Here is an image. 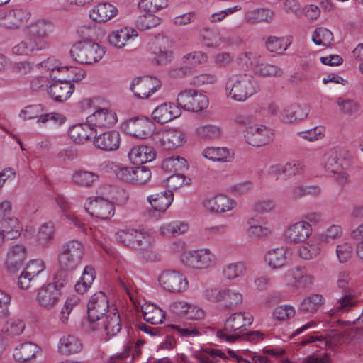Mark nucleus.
Segmentation results:
<instances>
[{"label":"nucleus","mask_w":363,"mask_h":363,"mask_svg":"<svg viewBox=\"0 0 363 363\" xmlns=\"http://www.w3.org/2000/svg\"><path fill=\"white\" fill-rule=\"evenodd\" d=\"M225 91L228 97L238 101H245L259 91L258 82L252 75L233 74L225 82Z\"/></svg>","instance_id":"f257e3e1"},{"label":"nucleus","mask_w":363,"mask_h":363,"mask_svg":"<svg viewBox=\"0 0 363 363\" xmlns=\"http://www.w3.org/2000/svg\"><path fill=\"white\" fill-rule=\"evenodd\" d=\"M351 277L350 272H340L337 278V287L341 289L342 295L337 298V302L330 309L329 314L331 316H340L349 312L357 305L355 295L353 289L350 286Z\"/></svg>","instance_id":"f03ea898"},{"label":"nucleus","mask_w":363,"mask_h":363,"mask_svg":"<svg viewBox=\"0 0 363 363\" xmlns=\"http://www.w3.org/2000/svg\"><path fill=\"white\" fill-rule=\"evenodd\" d=\"M112 307L114 306H109L108 298L104 292L98 291L92 295L87 305L89 330L92 332L100 330L99 321Z\"/></svg>","instance_id":"7ed1b4c3"},{"label":"nucleus","mask_w":363,"mask_h":363,"mask_svg":"<svg viewBox=\"0 0 363 363\" xmlns=\"http://www.w3.org/2000/svg\"><path fill=\"white\" fill-rule=\"evenodd\" d=\"M71 57L82 64H92L99 62L105 51L98 43L92 41H79L74 44L69 51Z\"/></svg>","instance_id":"20e7f679"},{"label":"nucleus","mask_w":363,"mask_h":363,"mask_svg":"<svg viewBox=\"0 0 363 363\" xmlns=\"http://www.w3.org/2000/svg\"><path fill=\"white\" fill-rule=\"evenodd\" d=\"M253 322V317L249 313L238 312L230 315L225 320L224 328L217 332V336L221 340H225L228 342H235L238 338V335H229V333L243 332L247 326H250Z\"/></svg>","instance_id":"39448f33"},{"label":"nucleus","mask_w":363,"mask_h":363,"mask_svg":"<svg viewBox=\"0 0 363 363\" xmlns=\"http://www.w3.org/2000/svg\"><path fill=\"white\" fill-rule=\"evenodd\" d=\"M116 239L128 247L139 250L148 249L152 242V237L147 232L134 229L118 231Z\"/></svg>","instance_id":"423d86ee"},{"label":"nucleus","mask_w":363,"mask_h":363,"mask_svg":"<svg viewBox=\"0 0 363 363\" xmlns=\"http://www.w3.org/2000/svg\"><path fill=\"white\" fill-rule=\"evenodd\" d=\"M83 245L77 240H70L62 247L58 260L61 268L74 270L82 262L83 257Z\"/></svg>","instance_id":"0eeeda50"},{"label":"nucleus","mask_w":363,"mask_h":363,"mask_svg":"<svg viewBox=\"0 0 363 363\" xmlns=\"http://www.w3.org/2000/svg\"><path fill=\"white\" fill-rule=\"evenodd\" d=\"M158 281L164 290L174 294L183 293L187 289L189 285L186 277L174 269H167L162 272L158 277Z\"/></svg>","instance_id":"6e6552de"},{"label":"nucleus","mask_w":363,"mask_h":363,"mask_svg":"<svg viewBox=\"0 0 363 363\" xmlns=\"http://www.w3.org/2000/svg\"><path fill=\"white\" fill-rule=\"evenodd\" d=\"M179 108L191 112H199L206 108L208 104V98L195 89L181 91L177 99Z\"/></svg>","instance_id":"1a4fd4ad"},{"label":"nucleus","mask_w":363,"mask_h":363,"mask_svg":"<svg viewBox=\"0 0 363 363\" xmlns=\"http://www.w3.org/2000/svg\"><path fill=\"white\" fill-rule=\"evenodd\" d=\"M182 261L189 267L196 269H207L213 266L216 257L209 249L189 251L182 255Z\"/></svg>","instance_id":"9d476101"},{"label":"nucleus","mask_w":363,"mask_h":363,"mask_svg":"<svg viewBox=\"0 0 363 363\" xmlns=\"http://www.w3.org/2000/svg\"><path fill=\"white\" fill-rule=\"evenodd\" d=\"M124 131L137 138L145 139L154 130V123L147 117H135L128 119L123 124Z\"/></svg>","instance_id":"9b49d317"},{"label":"nucleus","mask_w":363,"mask_h":363,"mask_svg":"<svg viewBox=\"0 0 363 363\" xmlns=\"http://www.w3.org/2000/svg\"><path fill=\"white\" fill-rule=\"evenodd\" d=\"M54 28L53 22L48 18H38L26 27V35L39 40L45 48L49 47L48 38Z\"/></svg>","instance_id":"f8f14e48"},{"label":"nucleus","mask_w":363,"mask_h":363,"mask_svg":"<svg viewBox=\"0 0 363 363\" xmlns=\"http://www.w3.org/2000/svg\"><path fill=\"white\" fill-rule=\"evenodd\" d=\"M51 79L54 82L51 83L48 88L50 96L57 102L66 101L74 91V85L70 83V79L74 78H58L57 74H52Z\"/></svg>","instance_id":"ddd939ff"},{"label":"nucleus","mask_w":363,"mask_h":363,"mask_svg":"<svg viewBox=\"0 0 363 363\" xmlns=\"http://www.w3.org/2000/svg\"><path fill=\"white\" fill-rule=\"evenodd\" d=\"M160 86V82L149 76L135 77L131 84L130 90L138 99H147Z\"/></svg>","instance_id":"4468645a"},{"label":"nucleus","mask_w":363,"mask_h":363,"mask_svg":"<svg viewBox=\"0 0 363 363\" xmlns=\"http://www.w3.org/2000/svg\"><path fill=\"white\" fill-rule=\"evenodd\" d=\"M272 130L262 125L248 126L245 130L247 143L255 147L268 144L272 139Z\"/></svg>","instance_id":"2eb2a0df"},{"label":"nucleus","mask_w":363,"mask_h":363,"mask_svg":"<svg viewBox=\"0 0 363 363\" xmlns=\"http://www.w3.org/2000/svg\"><path fill=\"white\" fill-rule=\"evenodd\" d=\"M62 292L52 287L49 284H43L38 289L36 294V301L40 306L46 309L52 310L60 302Z\"/></svg>","instance_id":"dca6fc26"},{"label":"nucleus","mask_w":363,"mask_h":363,"mask_svg":"<svg viewBox=\"0 0 363 363\" xmlns=\"http://www.w3.org/2000/svg\"><path fill=\"white\" fill-rule=\"evenodd\" d=\"M86 211L93 217L101 220H107L114 215V205L110 201L97 197L85 206Z\"/></svg>","instance_id":"f3484780"},{"label":"nucleus","mask_w":363,"mask_h":363,"mask_svg":"<svg viewBox=\"0 0 363 363\" xmlns=\"http://www.w3.org/2000/svg\"><path fill=\"white\" fill-rule=\"evenodd\" d=\"M117 122L116 113L108 108H99L87 117V123L95 130L96 128H111Z\"/></svg>","instance_id":"a211bd4d"},{"label":"nucleus","mask_w":363,"mask_h":363,"mask_svg":"<svg viewBox=\"0 0 363 363\" xmlns=\"http://www.w3.org/2000/svg\"><path fill=\"white\" fill-rule=\"evenodd\" d=\"M94 145L104 151H115L119 148L121 143L120 134L116 130H109L97 135L95 130Z\"/></svg>","instance_id":"6ab92c4d"},{"label":"nucleus","mask_w":363,"mask_h":363,"mask_svg":"<svg viewBox=\"0 0 363 363\" xmlns=\"http://www.w3.org/2000/svg\"><path fill=\"white\" fill-rule=\"evenodd\" d=\"M312 233V228L307 221H299L290 225L284 232L286 240L290 243L305 241Z\"/></svg>","instance_id":"aec40b11"},{"label":"nucleus","mask_w":363,"mask_h":363,"mask_svg":"<svg viewBox=\"0 0 363 363\" xmlns=\"http://www.w3.org/2000/svg\"><path fill=\"white\" fill-rule=\"evenodd\" d=\"M182 113L178 105L174 103H163L157 106L152 113L153 120L164 124L179 117Z\"/></svg>","instance_id":"412c9836"},{"label":"nucleus","mask_w":363,"mask_h":363,"mask_svg":"<svg viewBox=\"0 0 363 363\" xmlns=\"http://www.w3.org/2000/svg\"><path fill=\"white\" fill-rule=\"evenodd\" d=\"M29 13L22 9H13L0 15V26L6 28L16 29L27 21Z\"/></svg>","instance_id":"4be33fe9"},{"label":"nucleus","mask_w":363,"mask_h":363,"mask_svg":"<svg viewBox=\"0 0 363 363\" xmlns=\"http://www.w3.org/2000/svg\"><path fill=\"white\" fill-rule=\"evenodd\" d=\"M26 258V248L23 245L13 246L7 254L5 264L11 273H16L22 268Z\"/></svg>","instance_id":"5701e85b"},{"label":"nucleus","mask_w":363,"mask_h":363,"mask_svg":"<svg viewBox=\"0 0 363 363\" xmlns=\"http://www.w3.org/2000/svg\"><path fill=\"white\" fill-rule=\"evenodd\" d=\"M157 136L161 147L165 150L181 147L185 142L184 133L177 129L166 130Z\"/></svg>","instance_id":"b1692460"},{"label":"nucleus","mask_w":363,"mask_h":363,"mask_svg":"<svg viewBox=\"0 0 363 363\" xmlns=\"http://www.w3.org/2000/svg\"><path fill=\"white\" fill-rule=\"evenodd\" d=\"M284 281L287 286L300 289L311 284L313 281V277L311 275L306 274L300 268H295L286 272L284 276Z\"/></svg>","instance_id":"393cba45"},{"label":"nucleus","mask_w":363,"mask_h":363,"mask_svg":"<svg viewBox=\"0 0 363 363\" xmlns=\"http://www.w3.org/2000/svg\"><path fill=\"white\" fill-rule=\"evenodd\" d=\"M101 320L99 328H103L108 336H114L121 330V320L116 307H112Z\"/></svg>","instance_id":"a878e982"},{"label":"nucleus","mask_w":363,"mask_h":363,"mask_svg":"<svg viewBox=\"0 0 363 363\" xmlns=\"http://www.w3.org/2000/svg\"><path fill=\"white\" fill-rule=\"evenodd\" d=\"M117 8L110 3H99L89 11L90 18L96 22L105 23L116 16Z\"/></svg>","instance_id":"bb28decb"},{"label":"nucleus","mask_w":363,"mask_h":363,"mask_svg":"<svg viewBox=\"0 0 363 363\" xmlns=\"http://www.w3.org/2000/svg\"><path fill=\"white\" fill-rule=\"evenodd\" d=\"M205 206L214 213H225L233 209L235 205L234 200L224 194H218L205 201Z\"/></svg>","instance_id":"cd10ccee"},{"label":"nucleus","mask_w":363,"mask_h":363,"mask_svg":"<svg viewBox=\"0 0 363 363\" xmlns=\"http://www.w3.org/2000/svg\"><path fill=\"white\" fill-rule=\"evenodd\" d=\"M155 154L151 146L138 145L130 150L128 157L133 164H141L152 161L155 158Z\"/></svg>","instance_id":"c85d7f7f"},{"label":"nucleus","mask_w":363,"mask_h":363,"mask_svg":"<svg viewBox=\"0 0 363 363\" xmlns=\"http://www.w3.org/2000/svg\"><path fill=\"white\" fill-rule=\"evenodd\" d=\"M202 155L210 160L221 162H231L235 157L234 151L225 147H207L203 151Z\"/></svg>","instance_id":"c756f323"},{"label":"nucleus","mask_w":363,"mask_h":363,"mask_svg":"<svg viewBox=\"0 0 363 363\" xmlns=\"http://www.w3.org/2000/svg\"><path fill=\"white\" fill-rule=\"evenodd\" d=\"M174 199L172 191L167 190L160 194H155L148 197V201L154 211L164 212L171 205Z\"/></svg>","instance_id":"7c9ffc66"},{"label":"nucleus","mask_w":363,"mask_h":363,"mask_svg":"<svg viewBox=\"0 0 363 363\" xmlns=\"http://www.w3.org/2000/svg\"><path fill=\"white\" fill-rule=\"evenodd\" d=\"M136 36H138L136 30L125 27L110 33L108 40L111 45L122 48L125 46V42Z\"/></svg>","instance_id":"2f4dec72"},{"label":"nucleus","mask_w":363,"mask_h":363,"mask_svg":"<svg viewBox=\"0 0 363 363\" xmlns=\"http://www.w3.org/2000/svg\"><path fill=\"white\" fill-rule=\"evenodd\" d=\"M38 41L26 35V38L23 40L13 47L12 52L18 55H28L34 52L46 49Z\"/></svg>","instance_id":"473e14b6"},{"label":"nucleus","mask_w":363,"mask_h":363,"mask_svg":"<svg viewBox=\"0 0 363 363\" xmlns=\"http://www.w3.org/2000/svg\"><path fill=\"white\" fill-rule=\"evenodd\" d=\"M309 109L306 106L301 107L297 104H291L284 108L281 113L282 120L286 123H293L303 120L308 114Z\"/></svg>","instance_id":"72a5a7b5"},{"label":"nucleus","mask_w":363,"mask_h":363,"mask_svg":"<svg viewBox=\"0 0 363 363\" xmlns=\"http://www.w3.org/2000/svg\"><path fill=\"white\" fill-rule=\"evenodd\" d=\"M201 363H226V354L218 349L206 348L195 354Z\"/></svg>","instance_id":"f704fd0d"},{"label":"nucleus","mask_w":363,"mask_h":363,"mask_svg":"<svg viewBox=\"0 0 363 363\" xmlns=\"http://www.w3.org/2000/svg\"><path fill=\"white\" fill-rule=\"evenodd\" d=\"M38 347L31 342H26L18 345L13 354V358L19 362H26L35 356Z\"/></svg>","instance_id":"c9c22d12"},{"label":"nucleus","mask_w":363,"mask_h":363,"mask_svg":"<svg viewBox=\"0 0 363 363\" xmlns=\"http://www.w3.org/2000/svg\"><path fill=\"white\" fill-rule=\"evenodd\" d=\"M82 349L81 341L74 335L63 336L60 340L59 351L62 354L69 355L79 352Z\"/></svg>","instance_id":"e433bc0d"},{"label":"nucleus","mask_w":363,"mask_h":363,"mask_svg":"<svg viewBox=\"0 0 363 363\" xmlns=\"http://www.w3.org/2000/svg\"><path fill=\"white\" fill-rule=\"evenodd\" d=\"M94 128L88 124H77L69 130V135L75 143H84L89 140L93 134Z\"/></svg>","instance_id":"4c0bfd02"},{"label":"nucleus","mask_w":363,"mask_h":363,"mask_svg":"<svg viewBox=\"0 0 363 363\" xmlns=\"http://www.w3.org/2000/svg\"><path fill=\"white\" fill-rule=\"evenodd\" d=\"M274 16L273 11L268 9H258L246 12L245 20L250 24H257L261 22H269Z\"/></svg>","instance_id":"58836bf2"},{"label":"nucleus","mask_w":363,"mask_h":363,"mask_svg":"<svg viewBox=\"0 0 363 363\" xmlns=\"http://www.w3.org/2000/svg\"><path fill=\"white\" fill-rule=\"evenodd\" d=\"M142 313L144 320L152 325L162 323L165 318L164 312L153 304L143 306Z\"/></svg>","instance_id":"ea45409f"},{"label":"nucleus","mask_w":363,"mask_h":363,"mask_svg":"<svg viewBox=\"0 0 363 363\" xmlns=\"http://www.w3.org/2000/svg\"><path fill=\"white\" fill-rule=\"evenodd\" d=\"M286 250L281 247L270 250L265 255V260L268 264L274 268H279L284 266L286 262Z\"/></svg>","instance_id":"a19ab883"},{"label":"nucleus","mask_w":363,"mask_h":363,"mask_svg":"<svg viewBox=\"0 0 363 363\" xmlns=\"http://www.w3.org/2000/svg\"><path fill=\"white\" fill-rule=\"evenodd\" d=\"M0 228L5 233L6 240H13L21 235L22 225L16 218H8L1 221Z\"/></svg>","instance_id":"79ce46f5"},{"label":"nucleus","mask_w":363,"mask_h":363,"mask_svg":"<svg viewBox=\"0 0 363 363\" xmlns=\"http://www.w3.org/2000/svg\"><path fill=\"white\" fill-rule=\"evenodd\" d=\"M196 132L200 138L207 140H219L223 134V128L214 124L199 126Z\"/></svg>","instance_id":"37998d69"},{"label":"nucleus","mask_w":363,"mask_h":363,"mask_svg":"<svg viewBox=\"0 0 363 363\" xmlns=\"http://www.w3.org/2000/svg\"><path fill=\"white\" fill-rule=\"evenodd\" d=\"M321 251V245L318 240H311L299 247L298 254L305 260L316 257Z\"/></svg>","instance_id":"c03bdc74"},{"label":"nucleus","mask_w":363,"mask_h":363,"mask_svg":"<svg viewBox=\"0 0 363 363\" xmlns=\"http://www.w3.org/2000/svg\"><path fill=\"white\" fill-rule=\"evenodd\" d=\"M95 278L94 269L91 266H86L84 269L80 280L74 285L76 291L84 294L90 287Z\"/></svg>","instance_id":"a18cd8bd"},{"label":"nucleus","mask_w":363,"mask_h":363,"mask_svg":"<svg viewBox=\"0 0 363 363\" xmlns=\"http://www.w3.org/2000/svg\"><path fill=\"white\" fill-rule=\"evenodd\" d=\"M342 159L336 150H330L324 155L325 169L332 173L339 172L342 169Z\"/></svg>","instance_id":"49530a36"},{"label":"nucleus","mask_w":363,"mask_h":363,"mask_svg":"<svg viewBox=\"0 0 363 363\" xmlns=\"http://www.w3.org/2000/svg\"><path fill=\"white\" fill-rule=\"evenodd\" d=\"M323 303V297L320 294H312L303 299L300 310L303 313H315Z\"/></svg>","instance_id":"de8ad7c7"},{"label":"nucleus","mask_w":363,"mask_h":363,"mask_svg":"<svg viewBox=\"0 0 363 363\" xmlns=\"http://www.w3.org/2000/svg\"><path fill=\"white\" fill-rule=\"evenodd\" d=\"M145 344V341L143 340H138L135 345L134 351L131 353L133 344L128 342L124 347V351L123 352L118 353L114 356L113 358L116 359H125L128 357H130V362H133V360L139 357L142 353V347Z\"/></svg>","instance_id":"09e8293b"},{"label":"nucleus","mask_w":363,"mask_h":363,"mask_svg":"<svg viewBox=\"0 0 363 363\" xmlns=\"http://www.w3.org/2000/svg\"><path fill=\"white\" fill-rule=\"evenodd\" d=\"M188 224L184 222L174 221L162 225L160 231L166 236H177L188 230Z\"/></svg>","instance_id":"8fccbe9b"},{"label":"nucleus","mask_w":363,"mask_h":363,"mask_svg":"<svg viewBox=\"0 0 363 363\" xmlns=\"http://www.w3.org/2000/svg\"><path fill=\"white\" fill-rule=\"evenodd\" d=\"M99 176L93 172L78 170L72 174V181L80 186H91L98 179Z\"/></svg>","instance_id":"3c124183"},{"label":"nucleus","mask_w":363,"mask_h":363,"mask_svg":"<svg viewBox=\"0 0 363 363\" xmlns=\"http://www.w3.org/2000/svg\"><path fill=\"white\" fill-rule=\"evenodd\" d=\"M25 323L18 318H11L4 325L2 333L10 337L20 335L25 329Z\"/></svg>","instance_id":"603ef678"},{"label":"nucleus","mask_w":363,"mask_h":363,"mask_svg":"<svg viewBox=\"0 0 363 363\" xmlns=\"http://www.w3.org/2000/svg\"><path fill=\"white\" fill-rule=\"evenodd\" d=\"M67 271L61 268L54 274L52 282L49 283L50 285H52V287L57 289L59 292H62V290L71 282L72 277Z\"/></svg>","instance_id":"864d4df0"},{"label":"nucleus","mask_w":363,"mask_h":363,"mask_svg":"<svg viewBox=\"0 0 363 363\" xmlns=\"http://www.w3.org/2000/svg\"><path fill=\"white\" fill-rule=\"evenodd\" d=\"M253 69L256 74L264 77H281L283 73L280 67L269 63L257 62Z\"/></svg>","instance_id":"5fc2aeb1"},{"label":"nucleus","mask_w":363,"mask_h":363,"mask_svg":"<svg viewBox=\"0 0 363 363\" xmlns=\"http://www.w3.org/2000/svg\"><path fill=\"white\" fill-rule=\"evenodd\" d=\"M160 19L152 13L147 12L145 14L139 16L135 21V25L139 30H145L160 24Z\"/></svg>","instance_id":"6e6d98bb"},{"label":"nucleus","mask_w":363,"mask_h":363,"mask_svg":"<svg viewBox=\"0 0 363 363\" xmlns=\"http://www.w3.org/2000/svg\"><path fill=\"white\" fill-rule=\"evenodd\" d=\"M247 223L249 225L247 233L251 238L259 239L265 238L271 233V230L268 228L259 225L257 220L254 218H250Z\"/></svg>","instance_id":"4d7b16f0"},{"label":"nucleus","mask_w":363,"mask_h":363,"mask_svg":"<svg viewBox=\"0 0 363 363\" xmlns=\"http://www.w3.org/2000/svg\"><path fill=\"white\" fill-rule=\"evenodd\" d=\"M333 40L332 32L325 28H317L312 36V40L317 45L328 46Z\"/></svg>","instance_id":"13d9d810"},{"label":"nucleus","mask_w":363,"mask_h":363,"mask_svg":"<svg viewBox=\"0 0 363 363\" xmlns=\"http://www.w3.org/2000/svg\"><path fill=\"white\" fill-rule=\"evenodd\" d=\"M167 328L174 330L175 334L182 337H195L200 334L197 328L190 323H183L182 325H169Z\"/></svg>","instance_id":"bf43d9fd"},{"label":"nucleus","mask_w":363,"mask_h":363,"mask_svg":"<svg viewBox=\"0 0 363 363\" xmlns=\"http://www.w3.org/2000/svg\"><path fill=\"white\" fill-rule=\"evenodd\" d=\"M54 238V224L47 222L43 224L38 233V241L41 245H46Z\"/></svg>","instance_id":"052dcab7"},{"label":"nucleus","mask_w":363,"mask_h":363,"mask_svg":"<svg viewBox=\"0 0 363 363\" xmlns=\"http://www.w3.org/2000/svg\"><path fill=\"white\" fill-rule=\"evenodd\" d=\"M246 266L245 263L239 262L231 263L223 268V276L228 279H234L239 277L245 273Z\"/></svg>","instance_id":"680f3d73"},{"label":"nucleus","mask_w":363,"mask_h":363,"mask_svg":"<svg viewBox=\"0 0 363 363\" xmlns=\"http://www.w3.org/2000/svg\"><path fill=\"white\" fill-rule=\"evenodd\" d=\"M289 44L284 38L270 36L266 41L267 50L271 52L282 54L287 48Z\"/></svg>","instance_id":"e2e57ef3"},{"label":"nucleus","mask_w":363,"mask_h":363,"mask_svg":"<svg viewBox=\"0 0 363 363\" xmlns=\"http://www.w3.org/2000/svg\"><path fill=\"white\" fill-rule=\"evenodd\" d=\"M57 72L62 73V76L58 77V78H74V79H70V83L82 80L85 75L84 70L72 66L60 67L57 68Z\"/></svg>","instance_id":"0e129e2a"},{"label":"nucleus","mask_w":363,"mask_h":363,"mask_svg":"<svg viewBox=\"0 0 363 363\" xmlns=\"http://www.w3.org/2000/svg\"><path fill=\"white\" fill-rule=\"evenodd\" d=\"M167 6V0H140L138 3L140 9L149 13L155 12Z\"/></svg>","instance_id":"69168bd1"},{"label":"nucleus","mask_w":363,"mask_h":363,"mask_svg":"<svg viewBox=\"0 0 363 363\" xmlns=\"http://www.w3.org/2000/svg\"><path fill=\"white\" fill-rule=\"evenodd\" d=\"M151 177V172L148 168L145 166L134 167L132 184H144Z\"/></svg>","instance_id":"338daca9"},{"label":"nucleus","mask_w":363,"mask_h":363,"mask_svg":"<svg viewBox=\"0 0 363 363\" xmlns=\"http://www.w3.org/2000/svg\"><path fill=\"white\" fill-rule=\"evenodd\" d=\"M284 169L286 176L295 177L303 173L305 166L299 160H292L284 164Z\"/></svg>","instance_id":"774afa93"}]
</instances>
